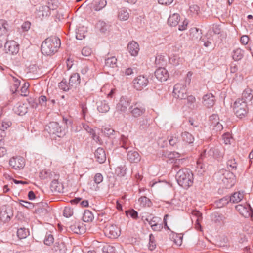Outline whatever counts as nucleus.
Wrapping results in <instances>:
<instances>
[{"label": "nucleus", "instance_id": "1", "mask_svg": "<svg viewBox=\"0 0 253 253\" xmlns=\"http://www.w3.org/2000/svg\"><path fill=\"white\" fill-rule=\"evenodd\" d=\"M60 45V39L56 36H51L42 42L41 45L42 53L48 56L52 55L58 51Z\"/></svg>", "mask_w": 253, "mask_h": 253}, {"label": "nucleus", "instance_id": "2", "mask_svg": "<svg viewBox=\"0 0 253 253\" xmlns=\"http://www.w3.org/2000/svg\"><path fill=\"white\" fill-rule=\"evenodd\" d=\"M178 184L185 189L191 186L193 182V174L190 169H181L175 176Z\"/></svg>", "mask_w": 253, "mask_h": 253}, {"label": "nucleus", "instance_id": "3", "mask_svg": "<svg viewBox=\"0 0 253 253\" xmlns=\"http://www.w3.org/2000/svg\"><path fill=\"white\" fill-rule=\"evenodd\" d=\"M48 133L52 137H62L65 134V129L63 128L58 122H51L45 128Z\"/></svg>", "mask_w": 253, "mask_h": 253}, {"label": "nucleus", "instance_id": "4", "mask_svg": "<svg viewBox=\"0 0 253 253\" xmlns=\"http://www.w3.org/2000/svg\"><path fill=\"white\" fill-rule=\"evenodd\" d=\"M234 111L237 117L242 118L248 113V107L247 102L238 98L234 103Z\"/></svg>", "mask_w": 253, "mask_h": 253}, {"label": "nucleus", "instance_id": "5", "mask_svg": "<svg viewBox=\"0 0 253 253\" xmlns=\"http://www.w3.org/2000/svg\"><path fill=\"white\" fill-rule=\"evenodd\" d=\"M172 93L175 98L185 99L187 97L186 86L182 84H176L173 87Z\"/></svg>", "mask_w": 253, "mask_h": 253}, {"label": "nucleus", "instance_id": "6", "mask_svg": "<svg viewBox=\"0 0 253 253\" xmlns=\"http://www.w3.org/2000/svg\"><path fill=\"white\" fill-rule=\"evenodd\" d=\"M222 156V153L217 147H211L208 150H205L201 154V158L205 157L209 159H219Z\"/></svg>", "mask_w": 253, "mask_h": 253}, {"label": "nucleus", "instance_id": "7", "mask_svg": "<svg viewBox=\"0 0 253 253\" xmlns=\"http://www.w3.org/2000/svg\"><path fill=\"white\" fill-rule=\"evenodd\" d=\"M235 208L245 218L251 217L253 215V210L249 204H239L236 206Z\"/></svg>", "mask_w": 253, "mask_h": 253}, {"label": "nucleus", "instance_id": "8", "mask_svg": "<svg viewBox=\"0 0 253 253\" xmlns=\"http://www.w3.org/2000/svg\"><path fill=\"white\" fill-rule=\"evenodd\" d=\"M19 50V44L14 41H6L5 43L4 50L6 53L15 55L18 53Z\"/></svg>", "mask_w": 253, "mask_h": 253}, {"label": "nucleus", "instance_id": "9", "mask_svg": "<svg viewBox=\"0 0 253 253\" xmlns=\"http://www.w3.org/2000/svg\"><path fill=\"white\" fill-rule=\"evenodd\" d=\"M149 83L148 78L143 76H138L133 81V87L137 90H141L145 87Z\"/></svg>", "mask_w": 253, "mask_h": 253}, {"label": "nucleus", "instance_id": "10", "mask_svg": "<svg viewBox=\"0 0 253 253\" xmlns=\"http://www.w3.org/2000/svg\"><path fill=\"white\" fill-rule=\"evenodd\" d=\"M130 99L127 97H121L116 106L117 111L121 112H125L126 111L128 107L130 104Z\"/></svg>", "mask_w": 253, "mask_h": 253}, {"label": "nucleus", "instance_id": "11", "mask_svg": "<svg viewBox=\"0 0 253 253\" xmlns=\"http://www.w3.org/2000/svg\"><path fill=\"white\" fill-rule=\"evenodd\" d=\"M9 164L10 166L15 169H21L25 166V162L22 157H13L9 160Z\"/></svg>", "mask_w": 253, "mask_h": 253}, {"label": "nucleus", "instance_id": "12", "mask_svg": "<svg viewBox=\"0 0 253 253\" xmlns=\"http://www.w3.org/2000/svg\"><path fill=\"white\" fill-rule=\"evenodd\" d=\"M222 181L227 188L232 187L235 183V176L232 172L226 171L223 174Z\"/></svg>", "mask_w": 253, "mask_h": 253}, {"label": "nucleus", "instance_id": "13", "mask_svg": "<svg viewBox=\"0 0 253 253\" xmlns=\"http://www.w3.org/2000/svg\"><path fill=\"white\" fill-rule=\"evenodd\" d=\"M36 206L37 207L35 210L34 212L40 216H45L47 215L50 211V208L46 203L37 204Z\"/></svg>", "mask_w": 253, "mask_h": 253}, {"label": "nucleus", "instance_id": "14", "mask_svg": "<svg viewBox=\"0 0 253 253\" xmlns=\"http://www.w3.org/2000/svg\"><path fill=\"white\" fill-rule=\"evenodd\" d=\"M129 109L132 116L135 118L141 116L145 112V107L137 103L130 107Z\"/></svg>", "mask_w": 253, "mask_h": 253}, {"label": "nucleus", "instance_id": "15", "mask_svg": "<svg viewBox=\"0 0 253 253\" xmlns=\"http://www.w3.org/2000/svg\"><path fill=\"white\" fill-rule=\"evenodd\" d=\"M55 178L52 181L50 184V188L52 192L55 193L63 192V186L61 183L59 182L58 179L59 175L53 174Z\"/></svg>", "mask_w": 253, "mask_h": 253}, {"label": "nucleus", "instance_id": "16", "mask_svg": "<svg viewBox=\"0 0 253 253\" xmlns=\"http://www.w3.org/2000/svg\"><path fill=\"white\" fill-rule=\"evenodd\" d=\"M155 76L159 81L165 82L168 80L169 74L165 68H159L155 72Z\"/></svg>", "mask_w": 253, "mask_h": 253}, {"label": "nucleus", "instance_id": "17", "mask_svg": "<svg viewBox=\"0 0 253 253\" xmlns=\"http://www.w3.org/2000/svg\"><path fill=\"white\" fill-rule=\"evenodd\" d=\"M94 158L96 161L102 164L106 160V153L104 150L101 147L98 148L94 152Z\"/></svg>", "mask_w": 253, "mask_h": 253}, {"label": "nucleus", "instance_id": "18", "mask_svg": "<svg viewBox=\"0 0 253 253\" xmlns=\"http://www.w3.org/2000/svg\"><path fill=\"white\" fill-rule=\"evenodd\" d=\"M127 159L130 163H137L140 161L141 157L137 151L132 149L128 151Z\"/></svg>", "mask_w": 253, "mask_h": 253}, {"label": "nucleus", "instance_id": "19", "mask_svg": "<svg viewBox=\"0 0 253 253\" xmlns=\"http://www.w3.org/2000/svg\"><path fill=\"white\" fill-rule=\"evenodd\" d=\"M203 103L207 108L212 107L215 103V96L211 93L204 95L203 97Z\"/></svg>", "mask_w": 253, "mask_h": 253}, {"label": "nucleus", "instance_id": "20", "mask_svg": "<svg viewBox=\"0 0 253 253\" xmlns=\"http://www.w3.org/2000/svg\"><path fill=\"white\" fill-rule=\"evenodd\" d=\"M127 49L132 56H136L139 51L138 44L135 41L130 42L127 45Z\"/></svg>", "mask_w": 253, "mask_h": 253}, {"label": "nucleus", "instance_id": "21", "mask_svg": "<svg viewBox=\"0 0 253 253\" xmlns=\"http://www.w3.org/2000/svg\"><path fill=\"white\" fill-rule=\"evenodd\" d=\"M194 32H195V34L196 35V38L198 39V38H200V40H199L200 43H201V44L203 43V45L206 47L209 46V45L211 44L210 42H209V41L205 42V40L204 39L201 38V30H199L197 28H195V29H193L192 30V32L191 33V35H192V34L193 35L192 36V39H194Z\"/></svg>", "mask_w": 253, "mask_h": 253}, {"label": "nucleus", "instance_id": "22", "mask_svg": "<svg viewBox=\"0 0 253 253\" xmlns=\"http://www.w3.org/2000/svg\"><path fill=\"white\" fill-rule=\"evenodd\" d=\"M117 67V59L115 56L108 57L105 59L104 68L106 69Z\"/></svg>", "mask_w": 253, "mask_h": 253}, {"label": "nucleus", "instance_id": "23", "mask_svg": "<svg viewBox=\"0 0 253 253\" xmlns=\"http://www.w3.org/2000/svg\"><path fill=\"white\" fill-rule=\"evenodd\" d=\"M14 111L15 113L19 115L22 116L25 115L28 111L27 105L24 103L18 104L17 105V106L14 107Z\"/></svg>", "mask_w": 253, "mask_h": 253}, {"label": "nucleus", "instance_id": "24", "mask_svg": "<svg viewBox=\"0 0 253 253\" xmlns=\"http://www.w3.org/2000/svg\"><path fill=\"white\" fill-rule=\"evenodd\" d=\"M50 14V9L49 6L44 5L39 8L38 15L40 18L46 17Z\"/></svg>", "mask_w": 253, "mask_h": 253}, {"label": "nucleus", "instance_id": "25", "mask_svg": "<svg viewBox=\"0 0 253 253\" xmlns=\"http://www.w3.org/2000/svg\"><path fill=\"white\" fill-rule=\"evenodd\" d=\"M97 110L102 113H105L110 110V106L106 100H102L97 103Z\"/></svg>", "mask_w": 253, "mask_h": 253}, {"label": "nucleus", "instance_id": "26", "mask_svg": "<svg viewBox=\"0 0 253 253\" xmlns=\"http://www.w3.org/2000/svg\"><path fill=\"white\" fill-rule=\"evenodd\" d=\"M10 27L9 24L5 20H0V34L8 35V32L10 30Z\"/></svg>", "mask_w": 253, "mask_h": 253}, {"label": "nucleus", "instance_id": "27", "mask_svg": "<svg viewBox=\"0 0 253 253\" xmlns=\"http://www.w3.org/2000/svg\"><path fill=\"white\" fill-rule=\"evenodd\" d=\"M180 20V16L178 14L174 13L170 15L168 20V23L170 26H176Z\"/></svg>", "mask_w": 253, "mask_h": 253}, {"label": "nucleus", "instance_id": "28", "mask_svg": "<svg viewBox=\"0 0 253 253\" xmlns=\"http://www.w3.org/2000/svg\"><path fill=\"white\" fill-rule=\"evenodd\" d=\"M80 83V77L78 73L72 74L69 79V84L72 87L76 86Z\"/></svg>", "mask_w": 253, "mask_h": 253}, {"label": "nucleus", "instance_id": "29", "mask_svg": "<svg viewBox=\"0 0 253 253\" xmlns=\"http://www.w3.org/2000/svg\"><path fill=\"white\" fill-rule=\"evenodd\" d=\"M253 94V91L252 89L250 88H247L245 89L243 92L242 94V98L239 99H242L247 103L248 102H250L251 100Z\"/></svg>", "mask_w": 253, "mask_h": 253}, {"label": "nucleus", "instance_id": "30", "mask_svg": "<svg viewBox=\"0 0 253 253\" xmlns=\"http://www.w3.org/2000/svg\"><path fill=\"white\" fill-rule=\"evenodd\" d=\"M229 201L232 203H238L243 198V194L240 192H235L230 196H229Z\"/></svg>", "mask_w": 253, "mask_h": 253}, {"label": "nucleus", "instance_id": "31", "mask_svg": "<svg viewBox=\"0 0 253 253\" xmlns=\"http://www.w3.org/2000/svg\"><path fill=\"white\" fill-rule=\"evenodd\" d=\"M182 140L186 143L191 144L193 142L194 138L190 133L185 131L181 134Z\"/></svg>", "mask_w": 253, "mask_h": 253}, {"label": "nucleus", "instance_id": "32", "mask_svg": "<svg viewBox=\"0 0 253 253\" xmlns=\"http://www.w3.org/2000/svg\"><path fill=\"white\" fill-rule=\"evenodd\" d=\"M211 218L212 221L215 223H218L225 219L223 215L218 212H214L211 215Z\"/></svg>", "mask_w": 253, "mask_h": 253}, {"label": "nucleus", "instance_id": "33", "mask_svg": "<svg viewBox=\"0 0 253 253\" xmlns=\"http://www.w3.org/2000/svg\"><path fill=\"white\" fill-rule=\"evenodd\" d=\"M30 232L28 229L25 227L20 228L17 230V235L20 239H25L28 235H29Z\"/></svg>", "mask_w": 253, "mask_h": 253}, {"label": "nucleus", "instance_id": "34", "mask_svg": "<svg viewBox=\"0 0 253 253\" xmlns=\"http://www.w3.org/2000/svg\"><path fill=\"white\" fill-rule=\"evenodd\" d=\"M69 228L72 231L77 234H82L84 232L83 226L80 223L71 225Z\"/></svg>", "mask_w": 253, "mask_h": 253}, {"label": "nucleus", "instance_id": "35", "mask_svg": "<svg viewBox=\"0 0 253 253\" xmlns=\"http://www.w3.org/2000/svg\"><path fill=\"white\" fill-rule=\"evenodd\" d=\"M13 214L11 212V209H6L5 211H1L0 214V217L2 220L4 221H8L10 219Z\"/></svg>", "mask_w": 253, "mask_h": 253}, {"label": "nucleus", "instance_id": "36", "mask_svg": "<svg viewBox=\"0 0 253 253\" xmlns=\"http://www.w3.org/2000/svg\"><path fill=\"white\" fill-rule=\"evenodd\" d=\"M169 144L171 146L178 148L179 145L180 140L178 136L176 135L170 136L168 137Z\"/></svg>", "mask_w": 253, "mask_h": 253}, {"label": "nucleus", "instance_id": "37", "mask_svg": "<svg viewBox=\"0 0 253 253\" xmlns=\"http://www.w3.org/2000/svg\"><path fill=\"white\" fill-rule=\"evenodd\" d=\"M244 51L240 48H237L233 51L232 58L235 61L240 60L243 57Z\"/></svg>", "mask_w": 253, "mask_h": 253}, {"label": "nucleus", "instance_id": "38", "mask_svg": "<svg viewBox=\"0 0 253 253\" xmlns=\"http://www.w3.org/2000/svg\"><path fill=\"white\" fill-rule=\"evenodd\" d=\"M117 227L115 226H112L109 228V231H106V234H107L110 238H116L119 235V231H115Z\"/></svg>", "mask_w": 253, "mask_h": 253}, {"label": "nucleus", "instance_id": "39", "mask_svg": "<svg viewBox=\"0 0 253 253\" xmlns=\"http://www.w3.org/2000/svg\"><path fill=\"white\" fill-rule=\"evenodd\" d=\"M94 218L92 213L89 210H85L83 216V220L84 222H88L91 221Z\"/></svg>", "mask_w": 253, "mask_h": 253}, {"label": "nucleus", "instance_id": "40", "mask_svg": "<svg viewBox=\"0 0 253 253\" xmlns=\"http://www.w3.org/2000/svg\"><path fill=\"white\" fill-rule=\"evenodd\" d=\"M229 202H230L229 198L227 196L216 201L215 204L218 208H221L227 205Z\"/></svg>", "mask_w": 253, "mask_h": 253}, {"label": "nucleus", "instance_id": "41", "mask_svg": "<svg viewBox=\"0 0 253 253\" xmlns=\"http://www.w3.org/2000/svg\"><path fill=\"white\" fill-rule=\"evenodd\" d=\"M120 144L122 147L126 150H128L130 143L127 137L124 135H122L120 139Z\"/></svg>", "mask_w": 253, "mask_h": 253}, {"label": "nucleus", "instance_id": "42", "mask_svg": "<svg viewBox=\"0 0 253 253\" xmlns=\"http://www.w3.org/2000/svg\"><path fill=\"white\" fill-rule=\"evenodd\" d=\"M183 61V59L180 58L177 55H173L169 59V62L174 66H177Z\"/></svg>", "mask_w": 253, "mask_h": 253}, {"label": "nucleus", "instance_id": "43", "mask_svg": "<svg viewBox=\"0 0 253 253\" xmlns=\"http://www.w3.org/2000/svg\"><path fill=\"white\" fill-rule=\"evenodd\" d=\"M59 87L60 89L63 90L65 91H69L71 88V85H70L69 83H68L67 81L65 79H63L59 84Z\"/></svg>", "mask_w": 253, "mask_h": 253}, {"label": "nucleus", "instance_id": "44", "mask_svg": "<svg viewBox=\"0 0 253 253\" xmlns=\"http://www.w3.org/2000/svg\"><path fill=\"white\" fill-rule=\"evenodd\" d=\"M219 122V118L217 114H212L209 117V124L210 127Z\"/></svg>", "mask_w": 253, "mask_h": 253}, {"label": "nucleus", "instance_id": "45", "mask_svg": "<svg viewBox=\"0 0 253 253\" xmlns=\"http://www.w3.org/2000/svg\"><path fill=\"white\" fill-rule=\"evenodd\" d=\"M149 126L148 120L146 118H142L139 121V128L141 130H145Z\"/></svg>", "mask_w": 253, "mask_h": 253}, {"label": "nucleus", "instance_id": "46", "mask_svg": "<svg viewBox=\"0 0 253 253\" xmlns=\"http://www.w3.org/2000/svg\"><path fill=\"white\" fill-rule=\"evenodd\" d=\"M129 17V14L127 10L121 9L118 13V18L121 20H126Z\"/></svg>", "mask_w": 253, "mask_h": 253}, {"label": "nucleus", "instance_id": "47", "mask_svg": "<svg viewBox=\"0 0 253 253\" xmlns=\"http://www.w3.org/2000/svg\"><path fill=\"white\" fill-rule=\"evenodd\" d=\"M97 26L102 33H105L108 29V25L103 21H99Z\"/></svg>", "mask_w": 253, "mask_h": 253}, {"label": "nucleus", "instance_id": "48", "mask_svg": "<svg viewBox=\"0 0 253 253\" xmlns=\"http://www.w3.org/2000/svg\"><path fill=\"white\" fill-rule=\"evenodd\" d=\"M222 138L225 144H231L234 139L230 133H226L222 135Z\"/></svg>", "mask_w": 253, "mask_h": 253}, {"label": "nucleus", "instance_id": "49", "mask_svg": "<svg viewBox=\"0 0 253 253\" xmlns=\"http://www.w3.org/2000/svg\"><path fill=\"white\" fill-rule=\"evenodd\" d=\"M227 166L229 170H233L236 169L237 164L235 159H231L227 162Z\"/></svg>", "mask_w": 253, "mask_h": 253}, {"label": "nucleus", "instance_id": "50", "mask_svg": "<svg viewBox=\"0 0 253 253\" xmlns=\"http://www.w3.org/2000/svg\"><path fill=\"white\" fill-rule=\"evenodd\" d=\"M54 242V238L51 234L46 233L45 239L44 240V243L48 246H50Z\"/></svg>", "mask_w": 253, "mask_h": 253}, {"label": "nucleus", "instance_id": "51", "mask_svg": "<svg viewBox=\"0 0 253 253\" xmlns=\"http://www.w3.org/2000/svg\"><path fill=\"white\" fill-rule=\"evenodd\" d=\"M185 161V160L184 159H176L173 165V169L175 171H177L178 169L181 167V165L183 164Z\"/></svg>", "mask_w": 253, "mask_h": 253}, {"label": "nucleus", "instance_id": "52", "mask_svg": "<svg viewBox=\"0 0 253 253\" xmlns=\"http://www.w3.org/2000/svg\"><path fill=\"white\" fill-rule=\"evenodd\" d=\"M107 4V1L105 0H100L95 5L94 9L95 11H99L105 7Z\"/></svg>", "mask_w": 253, "mask_h": 253}, {"label": "nucleus", "instance_id": "53", "mask_svg": "<svg viewBox=\"0 0 253 253\" xmlns=\"http://www.w3.org/2000/svg\"><path fill=\"white\" fill-rule=\"evenodd\" d=\"M139 201L144 206H150L152 204L150 200L145 196L141 197L139 198Z\"/></svg>", "mask_w": 253, "mask_h": 253}, {"label": "nucleus", "instance_id": "54", "mask_svg": "<svg viewBox=\"0 0 253 253\" xmlns=\"http://www.w3.org/2000/svg\"><path fill=\"white\" fill-rule=\"evenodd\" d=\"M19 204L20 205L28 209H31L34 207V205L30 202L24 201L22 200H19Z\"/></svg>", "mask_w": 253, "mask_h": 253}, {"label": "nucleus", "instance_id": "55", "mask_svg": "<svg viewBox=\"0 0 253 253\" xmlns=\"http://www.w3.org/2000/svg\"><path fill=\"white\" fill-rule=\"evenodd\" d=\"M149 248L151 250H153L156 247L155 237L152 234L149 235Z\"/></svg>", "mask_w": 253, "mask_h": 253}, {"label": "nucleus", "instance_id": "56", "mask_svg": "<svg viewBox=\"0 0 253 253\" xmlns=\"http://www.w3.org/2000/svg\"><path fill=\"white\" fill-rule=\"evenodd\" d=\"M11 125V122L8 121H3L0 125V130L4 131Z\"/></svg>", "mask_w": 253, "mask_h": 253}, {"label": "nucleus", "instance_id": "57", "mask_svg": "<svg viewBox=\"0 0 253 253\" xmlns=\"http://www.w3.org/2000/svg\"><path fill=\"white\" fill-rule=\"evenodd\" d=\"M73 214V209L68 207H66L63 211V215L66 217H70Z\"/></svg>", "mask_w": 253, "mask_h": 253}, {"label": "nucleus", "instance_id": "58", "mask_svg": "<svg viewBox=\"0 0 253 253\" xmlns=\"http://www.w3.org/2000/svg\"><path fill=\"white\" fill-rule=\"evenodd\" d=\"M92 49L89 47L86 46L84 47L82 50V54L84 56H89L92 53Z\"/></svg>", "mask_w": 253, "mask_h": 253}, {"label": "nucleus", "instance_id": "59", "mask_svg": "<svg viewBox=\"0 0 253 253\" xmlns=\"http://www.w3.org/2000/svg\"><path fill=\"white\" fill-rule=\"evenodd\" d=\"M126 213L127 216L130 215L133 219H136L138 217V212L134 209L126 211Z\"/></svg>", "mask_w": 253, "mask_h": 253}, {"label": "nucleus", "instance_id": "60", "mask_svg": "<svg viewBox=\"0 0 253 253\" xmlns=\"http://www.w3.org/2000/svg\"><path fill=\"white\" fill-rule=\"evenodd\" d=\"M115 248L110 245H106L103 248V251L105 253H115Z\"/></svg>", "mask_w": 253, "mask_h": 253}, {"label": "nucleus", "instance_id": "61", "mask_svg": "<svg viewBox=\"0 0 253 253\" xmlns=\"http://www.w3.org/2000/svg\"><path fill=\"white\" fill-rule=\"evenodd\" d=\"M103 179V177L101 173H96L94 177V181L97 184H100Z\"/></svg>", "mask_w": 253, "mask_h": 253}, {"label": "nucleus", "instance_id": "62", "mask_svg": "<svg viewBox=\"0 0 253 253\" xmlns=\"http://www.w3.org/2000/svg\"><path fill=\"white\" fill-rule=\"evenodd\" d=\"M7 35L0 34V48H1L3 44L5 45V43L6 41H8Z\"/></svg>", "mask_w": 253, "mask_h": 253}, {"label": "nucleus", "instance_id": "63", "mask_svg": "<svg viewBox=\"0 0 253 253\" xmlns=\"http://www.w3.org/2000/svg\"><path fill=\"white\" fill-rule=\"evenodd\" d=\"M210 127L216 132L220 131L223 128L222 125L220 122Z\"/></svg>", "mask_w": 253, "mask_h": 253}, {"label": "nucleus", "instance_id": "64", "mask_svg": "<svg viewBox=\"0 0 253 253\" xmlns=\"http://www.w3.org/2000/svg\"><path fill=\"white\" fill-rule=\"evenodd\" d=\"M102 131L104 134L108 137H110L111 135H113L114 132V130L112 128L108 127L104 128L102 129Z\"/></svg>", "mask_w": 253, "mask_h": 253}]
</instances>
